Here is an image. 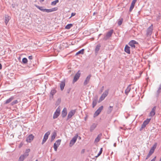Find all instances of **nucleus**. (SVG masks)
<instances>
[{
    "mask_svg": "<svg viewBox=\"0 0 161 161\" xmlns=\"http://www.w3.org/2000/svg\"><path fill=\"white\" fill-rule=\"evenodd\" d=\"M157 145V143H155L153 146L151 148L148 154H147L146 159H147L152 154L154 153L155 149L156 148Z\"/></svg>",
    "mask_w": 161,
    "mask_h": 161,
    "instance_id": "nucleus-1",
    "label": "nucleus"
},
{
    "mask_svg": "<svg viewBox=\"0 0 161 161\" xmlns=\"http://www.w3.org/2000/svg\"><path fill=\"white\" fill-rule=\"evenodd\" d=\"M78 137V135L76 134L72 139L70 141L69 143V146L71 147L74 145L75 143L76 142Z\"/></svg>",
    "mask_w": 161,
    "mask_h": 161,
    "instance_id": "nucleus-2",
    "label": "nucleus"
},
{
    "mask_svg": "<svg viewBox=\"0 0 161 161\" xmlns=\"http://www.w3.org/2000/svg\"><path fill=\"white\" fill-rule=\"evenodd\" d=\"M150 120V119H147L143 122L140 129V131L142 130L143 128H144L146 126V125L149 123Z\"/></svg>",
    "mask_w": 161,
    "mask_h": 161,
    "instance_id": "nucleus-3",
    "label": "nucleus"
},
{
    "mask_svg": "<svg viewBox=\"0 0 161 161\" xmlns=\"http://www.w3.org/2000/svg\"><path fill=\"white\" fill-rule=\"evenodd\" d=\"M103 106H101L96 111L94 114V117H97L100 114L103 109Z\"/></svg>",
    "mask_w": 161,
    "mask_h": 161,
    "instance_id": "nucleus-4",
    "label": "nucleus"
},
{
    "mask_svg": "<svg viewBox=\"0 0 161 161\" xmlns=\"http://www.w3.org/2000/svg\"><path fill=\"white\" fill-rule=\"evenodd\" d=\"M50 134V132L49 131H48L45 133L44 135L43 138L42 142V144H43L46 141L48 138V136Z\"/></svg>",
    "mask_w": 161,
    "mask_h": 161,
    "instance_id": "nucleus-5",
    "label": "nucleus"
},
{
    "mask_svg": "<svg viewBox=\"0 0 161 161\" xmlns=\"http://www.w3.org/2000/svg\"><path fill=\"white\" fill-rule=\"evenodd\" d=\"M113 30H111L109 31H108L106 34L105 36L103 38V40H106L108 39L112 36V34L113 33Z\"/></svg>",
    "mask_w": 161,
    "mask_h": 161,
    "instance_id": "nucleus-6",
    "label": "nucleus"
},
{
    "mask_svg": "<svg viewBox=\"0 0 161 161\" xmlns=\"http://www.w3.org/2000/svg\"><path fill=\"white\" fill-rule=\"evenodd\" d=\"M80 75V70H79L75 75L73 80V83L76 82L79 79Z\"/></svg>",
    "mask_w": 161,
    "mask_h": 161,
    "instance_id": "nucleus-7",
    "label": "nucleus"
},
{
    "mask_svg": "<svg viewBox=\"0 0 161 161\" xmlns=\"http://www.w3.org/2000/svg\"><path fill=\"white\" fill-rule=\"evenodd\" d=\"M75 112L76 111L75 110H72L70 111L68 113V114L67 117V120H68L69 119L71 118L72 116L75 114Z\"/></svg>",
    "mask_w": 161,
    "mask_h": 161,
    "instance_id": "nucleus-8",
    "label": "nucleus"
},
{
    "mask_svg": "<svg viewBox=\"0 0 161 161\" xmlns=\"http://www.w3.org/2000/svg\"><path fill=\"white\" fill-rule=\"evenodd\" d=\"M138 43L135 40H131L129 43V45L132 48H134L135 47V44H138Z\"/></svg>",
    "mask_w": 161,
    "mask_h": 161,
    "instance_id": "nucleus-9",
    "label": "nucleus"
},
{
    "mask_svg": "<svg viewBox=\"0 0 161 161\" xmlns=\"http://www.w3.org/2000/svg\"><path fill=\"white\" fill-rule=\"evenodd\" d=\"M60 114V110L57 109L54 112L53 115V119H55L58 118Z\"/></svg>",
    "mask_w": 161,
    "mask_h": 161,
    "instance_id": "nucleus-10",
    "label": "nucleus"
},
{
    "mask_svg": "<svg viewBox=\"0 0 161 161\" xmlns=\"http://www.w3.org/2000/svg\"><path fill=\"white\" fill-rule=\"evenodd\" d=\"M34 138V136L32 135H30L26 138V141L28 142H30L32 141Z\"/></svg>",
    "mask_w": 161,
    "mask_h": 161,
    "instance_id": "nucleus-11",
    "label": "nucleus"
},
{
    "mask_svg": "<svg viewBox=\"0 0 161 161\" xmlns=\"http://www.w3.org/2000/svg\"><path fill=\"white\" fill-rule=\"evenodd\" d=\"M91 75H89L87 76L85 80L84 81L83 84L84 86L87 85L89 82L90 80V79Z\"/></svg>",
    "mask_w": 161,
    "mask_h": 161,
    "instance_id": "nucleus-12",
    "label": "nucleus"
},
{
    "mask_svg": "<svg viewBox=\"0 0 161 161\" xmlns=\"http://www.w3.org/2000/svg\"><path fill=\"white\" fill-rule=\"evenodd\" d=\"M153 31V26L152 25L149 27L147 30V35H151Z\"/></svg>",
    "mask_w": 161,
    "mask_h": 161,
    "instance_id": "nucleus-13",
    "label": "nucleus"
},
{
    "mask_svg": "<svg viewBox=\"0 0 161 161\" xmlns=\"http://www.w3.org/2000/svg\"><path fill=\"white\" fill-rule=\"evenodd\" d=\"M97 97H94L93 99L92 108H94L97 105Z\"/></svg>",
    "mask_w": 161,
    "mask_h": 161,
    "instance_id": "nucleus-14",
    "label": "nucleus"
},
{
    "mask_svg": "<svg viewBox=\"0 0 161 161\" xmlns=\"http://www.w3.org/2000/svg\"><path fill=\"white\" fill-rule=\"evenodd\" d=\"M161 93V83L159 86V87L157 90L156 92V96L157 97H158L159 96V94Z\"/></svg>",
    "mask_w": 161,
    "mask_h": 161,
    "instance_id": "nucleus-15",
    "label": "nucleus"
},
{
    "mask_svg": "<svg viewBox=\"0 0 161 161\" xmlns=\"http://www.w3.org/2000/svg\"><path fill=\"white\" fill-rule=\"evenodd\" d=\"M67 114V109L64 108L62 112V116L63 118L65 117Z\"/></svg>",
    "mask_w": 161,
    "mask_h": 161,
    "instance_id": "nucleus-16",
    "label": "nucleus"
},
{
    "mask_svg": "<svg viewBox=\"0 0 161 161\" xmlns=\"http://www.w3.org/2000/svg\"><path fill=\"white\" fill-rule=\"evenodd\" d=\"M156 107V106L154 107L150 113V116L152 117L154 116L155 114V110Z\"/></svg>",
    "mask_w": 161,
    "mask_h": 161,
    "instance_id": "nucleus-17",
    "label": "nucleus"
},
{
    "mask_svg": "<svg viewBox=\"0 0 161 161\" xmlns=\"http://www.w3.org/2000/svg\"><path fill=\"white\" fill-rule=\"evenodd\" d=\"M125 51L128 54H130V47L127 45H126L125 48Z\"/></svg>",
    "mask_w": 161,
    "mask_h": 161,
    "instance_id": "nucleus-18",
    "label": "nucleus"
},
{
    "mask_svg": "<svg viewBox=\"0 0 161 161\" xmlns=\"http://www.w3.org/2000/svg\"><path fill=\"white\" fill-rule=\"evenodd\" d=\"M65 81H62L60 83V87L61 91H63L65 86Z\"/></svg>",
    "mask_w": 161,
    "mask_h": 161,
    "instance_id": "nucleus-19",
    "label": "nucleus"
},
{
    "mask_svg": "<svg viewBox=\"0 0 161 161\" xmlns=\"http://www.w3.org/2000/svg\"><path fill=\"white\" fill-rule=\"evenodd\" d=\"M102 136V134L101 133H100L98 134L96 137V138L95 139V143H97L100 140Z\"/></svg>",
    "mask_w": 161,
    "mask_h": 161,
    "instance_id": "nucleus-20",
    "label": "nucleus"
},
{
    "mask_svg": "<svg viewBox=\"0 0 161 161\" xmlns=\"http://www.w3.org/2000/svg\"><path fill=\"white\" fill-rule=\"evenodd\" d=\"M97 124L96 123H93L90 127V131L92 132L96 127Z\"/></svg>",
    "mask_w": 161,
    "mask_h": 161,
    "instance_id": "nucleus-21",
    "label": "nucleus"
},
{
    "mask_svg": "<svg viewBox=\"0 0 161 161\" xmlns=\"http://www.w3.org/2000/svg\"><path fill=\"white\" fill-rule=\"evenodd\" d=\"M30 152V149H27L26 150L25 152L22 155L26 158L29 155V153Z\"/></svg>",
    "mask_w": 161,
    "mask_h": 161,
    "instance_id": "nucleus-22",
    "label": "nucleus"
},
{
    "mask_svg": "<svg viewBox=\"0 0 161 161\" xmlns=\"http://www.w3.org/2000/svg\"><path fill=\"white\" fill-rule=\"evenodd\" d=\"M130 85H129V86L127 87L125 91V93L126 95H127L129 92H130L131 88L130 87Z\"/></svg>",
    "mask_w": 161,
    "mask_h": 161,
    "instance_id": "nucleus-23",
    "label": "nucleus"
},
{
    "mask_svg": "<svg viewBox=\"0 0 161 161\" xmlns=\"http://www.w3.org/2000/svg\"><path fill=\"white\" fill-rule=\"evenodd\" d=\"M14 99V97L13 96L11 97L10 98L7 99L5 103L6 104H8L11 102L13 99Z\"/></svg>",
    "mask_w": 161,
    "mask_h": 161,
    "instance_id": "nucleus-24",
    "label": "nucleus"
},
{
    "mask_svg": "<svg viewBox=\"0 0 161 161\" xmlns=\"http://www.w3.org/2000/svg\"><path fill=\"white\" fill-rule=\"evenodd\" d=\"M108 90H105L102 95L105 98L108 95Z\"/></svg>",
    "mask_w": 161,
    "mask_h": 161,
    "instance_id": "nucleus-25",
    "label": "nucleus"
},
{
    "mask_svg": "<svg viewBox=\"0 0 161 161\" xmlns=\"http://www.w3.org/2000/svg\"><path fill=\"white\" fill-rule=\"evenodd\" d=\"M56 91L55 89L52 90L50 92V97H53V95L56 93Z\"/></svg>",
    "mask_w": 161,
    "mask_h": 161,
    "instance_id": "nucleus-26",
    "label": "nucleus"
},
{
    "mask_svg": "<svg viewBox=\"0 0 161 161\" xmlns=\"http://www.w3.org/2000/svg\"><path fill=\"white\" fill-rule=\"evenodd\" d=\"M10 18L9 16H8V15L6 16L5 18V23L6 25L7 24V23H8Z\"/></svg>",
    "mask_w": 161,
    "mask_h": 161,
    "instance_id": "nucleus-27",
    "label": "nucleus"
},
{
    "mask_svg": "<svg viewBox=\"0 0 161 161\" xmlns=\"http://www.w3.org/2000/svg\"><path fill=\"white\" fill-rule=\"evenodd\" d=\"M61 141V140H58L57 141H56L55 142L54 144H55L56 146H57V147H58L59 145L60 144Z\"/></svg>",
    "mask_w": 161,
    "mask_h": 161,
    "instance_id": "nucleus-28",
    "label": "nucleus"
},
{
    "mask_svg": "<svg viewBox=\"0 0 161 161\" xmlns=\"http://www.w3.org/2000/svg\"><path fill=\"white\" fill-rule=\"evenodd\" d=\"M56 135V133L55 132H53L51 136V141H53Z\"/></svg>",
    "mask_w": 161,
    "mask_h": 161,
    "instance_id": "nucleus-29",
    "label": "nucleus"
},
{
    "mask_svg": "<svg viewBox=\"0 0 161 161\" xmlns=\"http://www.w3.org/2000/svg\"><path fill=\"white\" fill-rule=\"evenodd\" d=\"M113 107L111 106H110L108 108V110L107 111V113L108 114L110 113L113 110Z\"/></svg>",
    "mask_w": 161,
    "mask_h": 161,
    "instance_id": "nucleus-30",
    "label": "nucleus"
},
{
    "mask_svg": "<svg viewBox=\"0 0 161 161\" xmlns=\"http://www.w3.org/2000/svg\"><path fill=\"white\" fill-rule=\"evenodd\" d=\"M73 26V25L71 24H68L65 27V28L67 29H70Z\"/></svg>",
    "mask_w": 161,
    "mask_h": 161,
    "instance_id": "nucleus-31",
    "label": "nucleus"
},
{
    "mask_svg": "<svg viewBox=\"0 0 161 161\" xmlns=\"http://www.w3.org/2000/svg\"><path fill=\"white\" fill-rule=\"evenodd\" d=\"M26 158L23 155H21L19 158V161H23L24 159Z\"/></svg>",
    "mask_w": 161,
    "mask_h": 161,
    "instance_id": "nucleus-32",
    "label": "nucleus"
},
{
    "mask_svg": "<svg viewBox=\"0 0 161 161\" xmlns=\"http://www.w3.org/2000/svg\"><path fill=\"white\" fill-rule=\"evenodd\" d=\"M84 49H83L80 50L78 52L76 53V55H77L78 54H83L84 53Z\"/></svg>",
    "mask_w": 161,
    "mask_h": 161,
    "instance_id": "nucleus-33",
    "label": "nucleus"
},
{
    "mask_svg": "<svg viewBox=\"0 0 161 161\" xmlns=\"http://www.w3.org/2000/svg\"><path fill=\"white\" fill-rule=\"evenodd\" d=\"M58 2H59L58 0H55V1H54L52 2L51 5H53V6L55 5H56L57 3H58Z\"/></svg>",
    "mask_w": 161,
    "mask_h": 161,
    "instance_id": "nucleus-34",
    "label": "nucleus"
},
{
    "mask_svg": "<svg viewBox=\"0 0 161 161\" xmlns=\"http://www.w3.org/2000/svg\"><path fill=\"white\" fill-rule=\"evenodd\" d=\"M135 6V4H132L131 3V5L130 6V9H129V12H131L132 11V9L134 8Z\"/></svg>",
    "mask_w": 161,
    "mask_h": 161,
    "instance_id": "nucleus-35",
    "label": "nucleus"
},
{
    "mask_svg": "<svg viewBox=\"0 0 161 161\" xmlns=\"http://www.w3.org/2000/svg\"><path fill=\"white\" fill-rule=\"evenodd\" d=\"M36 7L40 10L43 12H44V9H43L42 7H40L39 6L36 5Z\"/></svg>",
    "mask_w": 161,
    "mask_h": 161,
    "instance_id": "nucleus-36",
    "label": "nucleus"
},
{
    "mask_svg": "<svg viewBox=\"0 0 161 161\" xmlns=\"http://www.w3.org/2000/svg\"><path fill=\"white\" fill-rule=\"evenodd\" d=\"M100 45H97L96 46V48L95 50V52L97 53L99 51V50L100 49Z\"/></svg>",
    "mask_w": 161,
    "mask_h": 161,
    "instance_id": "nucleus-37",
    "label": "nucleus"
},
{
    "mask_svg": "<svg viewBox=\"0 0 161 161\" xmlns=\"http://www.w3.org/2000/svg\"><path fill=\"white\" fill-rule=\"evenodd\" d=\"M22 62L24 64H26L27 62V59L25 58H24L22 59Z\"/></svg>",
    "mask_w": 161,
    "mask_h": 161,
    "instance_id": "nucleus-38",
    "label": "nucleus"
},
{
    "mask_svg": "<svg viewBox=\"0 0 161 161\" xmlns=\"http://www.w3.org/2000/svg\"><path fill=\"white\" fill-rule=\"evenodd\" d=\"M58 8L57 7H54V8H53L50 9L51 12L56 11L58 10Z\"/></svg>",
    "mask_w": 161,
    "mask_h": 161,
    "instance_id": "nucleus-39",
    "label": "nucleus"
},
{
    "mask_svg": "<svg viewBox=\"0 0 161 161\" xmlns=\"http://www.w3.org/2000/svg\"><path fill=\"white\" fill-rule=\"evenodd\" d=\"M123 19L122 18V19H120L119 21H118V24L119 25V26L121 25V24L122 23V22H123Z\"/></svg>",
    "mask_w": 161,
    "mask_h": 161,
    "instance_id": "nucleus-40",
    "label": "nucleus"
},
{
    "mask_svg": "<svg viewBox=\"0 0 161 161\" xmlns=\"http://www.w3.org/2000/svg\"><path fill=\"white\" fill-rule=\"evenodd\" d=\"M18 102V101L17 100H15L11 103V104L13 105L15 104H17Z\"/></svg>",
    "mask_w": 161,
    "mask_h": 161,
    "instance_id": "nucleus-41",
    "label": "nucleus"
},
{
    "mask_svg": "<svg viewBox=\"0 0 161 161\" xmlns=\"http://www.w3.org/2000/svg\"><path fill=\"white\" fill-rule=\"evenodd\" d=\"M44 12H45L47 13H49L51 12V11L50 9H44Z\"/></svg>",
    "mask_w": 161,
    "mask_h": 161,
    "instance_id": "nucleus-42",
    "label": "nucleus"
},
{
    "mask_svg": "<svg viewBox=\"0 0 161 161\" xmlns=\"http://www.w3.org/2000/svg\"><path fill=\"white\" fill-rule=\"evenodd\" d=\"M105 98L104 97H103V96L102 95L100 98L99 101H103V100Z\"/></svg>",
    "mask_w": 161,
    "mask_h": 161,
    "instance_id": "nucleus-43",
    "label": "nucleus"
},
{
    "mask_svg": "<svg viewBox=\"0 0 161 161\" xmlns=\"http://www.w3.org/2000/svg\"><path fill=\"white\" fill-rule=\"evenodd\" d=\"M53 147H54V150L55 151H57V148H58V147H57V146H56V145H55V144H54Z\"/></svg>",
    "mask_w": 161,
    "mask_h": 161,
    "instance_id": "nucleus-44",
    "label": "nucleus"
},
{
    "mask_svg": "<svg viewBox=\"0 0 161 161\" xmlns=\"http://www.w3.org/2000/svg\"><path fill=\"white\" fill-rule=\"evenodd\" d=\"M75 14H76L75 13H72L71 14V16L69 18V19H70V18H71V17H72V16H74L75 15Z\"/></svg>",
    "mask_w": 161,
    "mask_h": 161,
    "instance_id": "nucleus-45",
    "label": "nucleus"
},
{
    "mask_svg": "<svg viewBox=\"0 0 161 161\" xmlns=\"http://www.w3.org/2000/svg\"><path fill=\"white\" fill-rule=\"evenodd\" d=\"M137 0H133L132 1V2L131 3L134 4L135 5V4L136 3V2Z\"/></svg>",
    "mask_w": 161,
    "mask_h": 161,
    "instance_id": "nucleus-46",
    "label": "nucleus"
},
{
    "mask_svg": "<svg viewBox=\"0 0 161 161\" xmlns=\"http://www.w3.org/2000/svg\"><path fill=\"white\" fill-rule=\"evenodd\" d=\"M101 153H102L101 152H99V153H98V154H97V156H96V157H98L101 154Z\"/></svg>",
    "mask_w": 161,
    "mask_h": 161,
    "instance_id": "nucleus-47",
    "label": "nucleus"
},
{
    "mask_svg": "<svg viewBox=\"0 0 161 161\" xmlns=\"http://www.w3.org/2000/svg\"><path fill=\"white\" fill-rule=\"evenodd\" d=\"M32 58H33V57L32 56H30L28 57V58L30 60L32 59Z\"/></svg>",
    "mask_w": 161,
    "mask_h": 161,
    "instance_id": "nucleus-48",
    "label": "nucleus"
},
{
    "mask_svg": "<svg viewBox=\"0 0 161 161\" xmlns=\"http://www.w3.org/2000/svg\"><path fill=\"white\" fill-rule=\"evenodd\" d=\"M156 158V157H154L151 161H155Z\"/></svg>",
    "mask_w": 161,
    "mask_h": 161,
    "instance_id": "nucleus-49",
    "label": "nucleus"
},
{
    "mask_svg": "<svg viewBox=\"0 0 161 161\" xmlns=\"http://www.w3.org/2000/svg\"><path fill=\"white\" fill-rule=\"evenodd\" d=\"M104 87L103 86L102 87V89L101 90V92H102L103 89Z\"/></svg>",
    "mask_w": 161,
    "mask_h": 161,
    "instance_id": "nucleus-50",
    "label": "nucleus"
},
{
    "mask_svg": "<svg viewBox=\"0 0 161 161\" xmlns=\"http://www.w3.org/2000/svg\"><path fill=\"white\" fill-rule=\"evenodd\" d=\"M102 151H103V148H101V149H100V151L99 152H101L102 153Z\"/></svg>",
    "mask_w": 161,
    "mask_h": 161,
    "instance_id": "nucleus-51",
    "label": "nucleus"
},
{
    "mask_svg": "<svg viewBox=\"0 0 161 161\" xmlns=\"http://www.w3.org/2000/svg\"><path fill=\"white\" fill-rule=\"evenodd\" d=\"M70 92V89H69L68 90L67 93H69Z\"/></svg>",
    "mask_w": 161,
    "mask_h": 161,
    "instance_id": "nucleus-52",
    "label": "nucleus"
},
{
    "mask_svg": "<svg viewBox=\"0 0 161 161\" xmlns=\"http://www.w3.org/2000/svg\"><path fill=\"white\" fill-rule=\"evenodd\" d=\"M2 68V64L0 63V69H1Z\"/></svg>",
    "mask_w": 161,
    "mask_h": 161,
    "instance_id": "nucleus-53",
    "label": "nucleus"
},
{
    "mask_svg": "<svg viewBox=\"0 0 161 161\" xmlns=\"http://www.w3.org/2000/svg\"><path fill=\"white\" fill-rule=\"evenodd\" d=\"M114 147H115L116 146V143H114Z\"/></svg>",
    "mask_w": 161,
    "mask_h": 161,
    "instance_id": "nucleus-54",
    "label": "nucleus"
},
{
    "mask_svg": "<svg viewBox=\"0 0 161 161\" xmlns=\"http://www.w3.org/2000/svg\"><path fill=\"white\" fill-rule=\"evenodd\" d=\"M84 151H85V150L84 149H83L82 150L81 152L83 153L84 152Z\"/></svg>",
    "mask_w": 161,
    "mask_h": 161,
    "instance_id": "nucleus-55",
    "label": "nucleus"
},
{
    "mask_svg": "<svg viewBox=\"0 0 161 161\" xmlns=\"http://www.w3.org/2000/svg\"><path fill=\"white\" fill-rule=\"evenodd\" d=\"M44 0H40V2H42L44 1Z\"/></svg>",
    "mask_w": 161,
    "mask_h": 161,
    "instance_id": "nucleus-56",
    "label": "nucleus"
},
{
    "mask_svg": "<svg viewBox=\"0 0 161 161\" xmlns=\"http://www.w3.org/2000/svg\"><path fill=\"white\" fill-rule=\"evenodd\" d=\"M12 7H13V8H14V5L13 4H12Z\"/></svg>",
    "mask_w": 161,
    "mask_h": 161,
    "instance_id": "nucleus-57",
    "label": "nucleus"
},
{
    "mask_svg": "<svg viewBox=\"0 0 161 161\" xmlns=\"http://www.w3.org/2000/svg\"><path fill=\"white\" fill-rule=\"evenodd\" d=\"M101 34H100L98 36H99V37L101 35Z\"/></svg>",
    "mask_w": 161,
    "mask_h": 161,
    "instance_id": "nucleus-58",
    "label": "nucleus"
},
{
    "mask_svg": "<svg viewBox=\"0 0 161 161\" xmlns=\"http://www.w3.org/2000/svg\"><path fill=\"white\" fill-rule=\"evenodd\" d=\"M159 161H161V158H160V159Z\"/></svg>",
    "mask_w": 161,
    "mask_h": 161,
    "instance_id": "nucleus-59",
    "label": "nucleus"
},
{
    "mask_svg": "<svg viewBox=\"0 0 161 161\" xmlns=\"http://www.w3.org/2000/svg\"><path fill=\"white\" fill-rule=\"evenodd\" d=\"M79 138H80V139L81 138L80 136L79 137Z\"/></svg>",
    "mask_w": 161,
    "mask_h": 161,
    "instance_id": "nucleus-60",
    "label": "nucleus"
},
{
    "mask_svg": "<svg viewBox=\"0 0 161 161\" xmlns=\"http://www.w3.org/2000/svg\"><path fill=\"white\" fill-rule=\"evenodd\" d=\"M95 14V13L94 12V13H93V15H94Z\"/></svg>",
    "mask_w": 161,
    "mask_h": 161,
    "instance_id": "nucleus-61",
    "label": "nucleus"
},
{
    "mask_svg": "<svg viewBox=\"0 0 161 161\" xmlns=\"http://www.w3.org/2000/svg\"><path fill=\"white\" fill-rule=\"evenodd\" d=\"M35 161H38V160L36 159Z\"/></svg>",
    "mask_w": 161,
    "mask_h": 161,
    "instance_id": "nucleus-62",
    "label": "nucleus"
}]
</instances>
